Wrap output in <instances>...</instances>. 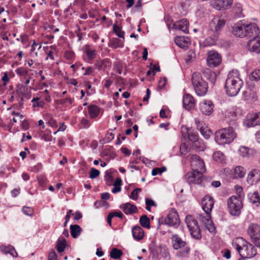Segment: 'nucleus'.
<instances>
[{
    "instance_id": "nucleus-22",
    "label": "nucleus",
    "mask_w": 260,
    "mask_h": 260,
    "mask_svg": "<svg viewBox=\"0 0 260 260\" xmlns=\"http://www.w3.org/2000/svg\"><path fill=\"white\" fill-rule=\"evenodd\" d=\"M183 105L184 108L187 110L193 108L195 102L192 96L188 93H185L183 98Z\"/></svg>"
},
{
    "instance_id": "nucleus-5",
    "label": "nucleus",
    "mask_w": 260,
    "mask_h": 260,
    "mask_svg": "<svg viewBox=\"0 0 260 260\" xmlns=\"http://www.w3.org/2000/svg\"><path fill=\"white\" fill-rule=\"evenodd\" d=\"M192 83L196 94L199 96L206 94L208 90L207 83L202 79L201 74L194 72L192 76Z\"/></svg>"
},
{
    "instance_id": "nucleus-51",
    "label": "nucleus",
    "mask_w": 260,
    "mask_h": 260,
    "mask_svg": "<svg viewBox=\"0 0 260 260\" xmlns=\"http://www.w3.org/2000/svg\"><path fill=\"white\" fill-rule=\"evenodd\" d=\"M100 174V171L93 168H92L90 169V173H89V177L91 179H94L98 177Z\"/></svg>"
},
{
    "instance_id": "nucleus-19",
    "label": "nucleus",
    "mask_w": 260,
    "mask_h": 260,
    "mask_svg": "<svg viewBox=\"0 0 260 260\" xmlns=\"http://www.w3.org/2000/svg\"><path fill=\"white\" fill-rule=\"evenodd\" d=\"M248 49L256 53H260V35L250 40L247 44Z\"/></svg>"
},
{
    "instance_id": "nucleus-27",
    "label": "nucleus",
    "mask_w": 260,
    "mask_h": 260,
    "mask_svg": "<svg viewBox=\"0 0 260 260\" xmlns=\"http://www.w3.org/2000/svg\"><path fill=\"white\" fill-rule=\"evenodd\" d=\"M260 178V171L256 169H252L248 174L247 181L253 183L254 181H257Z\"/></svg>"
},
{
    "instance_id": "nucleus-35",
    "label": "nucleus",
    "mask_w": 260,
    "mask_h": 260,
    "mask_svg": "<svg viewBox=\"0 0 260 260\" xmlns=\"http://www.w3.org/2000/svg\"><path fill=\"white\" fill-rule=\"evenodd\" d=\"M71 234L73 238H76L81 233L82 229L79 225H70Z\"/></svg>"
},
{
    "instance_id": "nucleus-30",
    "label": "nucleus",
    "mask_w": 260,
    "mask_h": 260,
    "mask_svg": "<svg viewBox=\"0 0 260 260\" xmlns=\"http://www.w3.org/2000/svg\"><path fill=\"white\" fill-rule=\"evenodd\" d=\"M204 74L205 77L212 84H215L217 78V74L215 72L207 70L204 72Z\"/></svg>"
},
{
    "instance_id": "nucleus-23",
    "label": "nucleus",
    "mask_w": 260,
    "mask_h": 260,
    "mask_svg": "<svg viewBox=\"0 0 260 260\" xmlns=\"http://www.w3.org/2000/svg\"><path fill=\"white\" fill-rule=\"evenodd\" d=\"M176 44L181 48H188L190 45V39L186 36H177L175 38Z\"/></svg>"
},
{
    "instance_id": "nucleus-50",
    "label": "nucleus",
    "mask_w": 260,
    "mask_h": 260,
    "mask_svg": "<svg viewBox=\"0 0 260 260\" xmlns=\"http://www.w3.org/2000/svg\"><path fill=\"white\" fill-rule=\"evenodd\" d=\"M158 250L159 251V254L163 257H167L169 254L167 248L164 245H160L158 248Z\"/></svg>"
},
{
    "instance_id": "nucleus-34",
    "label": "nucleus",
    "mask_w": 260,
    "mask_h": 260,
    "mask_svg": "<svg viewBox=\"0 0 260 260\" xmlns=\"http://www.w3.org/2000/svg\"><path fill=\"white\" fill-rule=\"evenodd\" d=\"M94 66L99 70H104L110 66L109 61L107 59H99L96 61Z\"/></svg>"
},
{
    "instance_id": "nucleus-31",
    "label": "nucleus",
    "mask_w": 260,
    "mask_h": 260,
    "mask_svg": "<svg viewBox=\"0 0 260 260\" xmlns=\"http://www.w3.org/2000/svg\"><path fill=\"white\" fill-rule=\"evenodd\" d=\"M89 116L91 118L97 117L100 113V108L96 105H92L88 107Z\"/></svg>"
},
{
    "instance_id": "nucleus-33",
    "label": "nucleus",
    "mask_w": 260,
    "mask_h": 260,
    "mask_svg": "<svg viewBox=\"0 0 260 260\" xmlns=\"http://www.w3.org/2000/svg\"><path fill=\"white\" fill-rule=\"evenodd\" d=\"M1 250L4 253H10L13 256H16L17 254L14 248L11 245H2L1 246Z\"/></svg>"
},
{
    "instance_id": "nucleus-16",
    "label": "nucleus",
    "mask_w": 260,
    "mask_h": 260,
    "mask_svg": "<svg viewBox=\"0 0 260 260\" xmlns=\"http://www.w3.org/2000/svg\"><path fill=\"white\" fill-rule=\"evenodd\" d=\"M233 0H210L211 7L217 10H225L232 5Z\"/></svg>"
},
{
    "instance_id": "nucleus-32",
    "label": "nucleus",
    "mask_w": 260,
    "mask_h": 260,
    "mask_svg": "<svg viewBox=\"0 0 260 260\" xmlns=\"http://www.w3.org/2000/svg\"><path fill=\"white\" fill-rule=\"evenodd\" d=\"M67 246L66 240L62 237L59 238L57 241L56 248L57 251L59 253L64 251Z\"/></svg>"
},
{
    "instance_id": "nucleus-7",
    "label": "nucleus",
    "mask_w": 260,
    "mask_h": 260,
    "mask_svg": "<svg viewBox=\"0 0 260 260\" xmlns=\"http://www.w3.org/2000/svg\"><path fill=\"white\" fill-rule=\"evenodd\" d=\"M227 204L230 213L238 216L241 214L243 203L239 196H233L228 199Z\"/></svg>"
},
{
    "instance_id": "nucleus-45",
    "label": "nucleus",
    "mask_w": 260,
    "mask_h": 260,
    "mask_svg": "<svg viewBox=\"0 0 260 260\" xmlns=\"http://www.w3.org/2000/svg\"><path fill=\"white\" fill-rule=\"evenodd\" d=\"M113 31L116 34V35L123 39H124V32L122 31L121 28L117 25L116 24H114L113 26Z\"/></svg>"
},
{
    "instance_id": "nucleus-43",
    "label": "nucleus",
    "mask_w": 260,
    "mask_h": 260,
    "mask_svg": "<svg viewBox=\"0 0 260 260\" xmlns=\"http://www.w3.org/2000/svg\"><path fill=\"white\" fill-rule=\"evenodd\" d=\"M213 158L216 161L222 162L224 160L225 156L222 152L218 151L214 153Z\"/></svg>"
},
{
    "instance_id": "nucleus-13",
    "label": "nucleus",
    "mask_w": 260,
    "mask_h": 260,
    "mask_svg": "<svg viewBox=\"0 0 260 260\" xmlns=\"http://www.w3.org/2000/svg\"><path fill=\"white\" fill-rule=\"evenodd\" d=\"M221 55L214 51H210L208 53V56L207 58V63L210 68H215L217 67L221 62Z\"/></svg>"
},
{
    "instance_id": "nucleus-25",
    "label": "nucleus",
    "mask_w": 260,
    "mask_h": 260,
    "mask_svg": "<svg viewBox=\"0 0 260 260\" xmlns=\"http://www.w3.org/2000/svg\"><path fill=\"white\" fill-rule=\"evenodd\" d=\"M189 22L186 19H183L180 21H177L174 26L176 28L182 31L185 33H187L188 31Z\"/></svg>"
},
{
    "instance_id": "nucleus-10",
    "label": "nucleus",
    "mask_w": 260,
    "mask_h": 260,
    "mask_svg": "<svg viewBox=\"0 0 260 260\" xmlns=\"http://www.w3.org/2000/svg\"><path fill=\"white\" fill-rule=\"evenodd\" d=\"M170 226L177 228L180 224V219L177 211L174 209L170 210L167 217L161 222Z\"/></svg>"
},
{
    "instance_id": "nucleus-41",
    "label": "nucleus",
    "mask_w": 260,
    "mask_h": 260,
    "mask_svg": "<svg viewBox=\"0 0 260 260\" xmlns=\"http://www.w3.org/2000/svg\"><path fill=\"white\" fill-rule=\"evenodd\" d=\"M244 123L247 126V127H249L257 125L255 118L253 114H251L250 117L245 120Z\"/></svg>"
},
{
    "instance_id": "nucleus-63",
    "label": "nucleus",
    "mask_w": 260,
    "mask_h": 260,
    "mask_svg": "<svg viewBox=\"0 0 260 260\" xmlns=\"http://www.w3.org/2000/svg\"><path fill=\"white\" fill-rule=\"evenodd\" d=\"M73 215L74 216V219L75 220H79L82 217L81 213L79 211H77L74 214H73Z\"/></svg>"
},
{
    "instance_id": "nucleus-60",
    "label": "nucleus",
    "mask_w": 260,
    "mask_h": 260,
    "mask_svg": "<svg viewBox=\"0 0 260 260\" xmlns=\"http://www.w3.org/2000/svg\"><path fill=\"white\" fill-rule=\"evenodd\" d=\"M180 151L181 155H185L187 152V148L185 144H181L180 148Z\"/></svg>"
},
{
    "instance_id": "nucleus-37",
    "label": "nucleus",
    "mask_w": 260,
    "mask_h": 260,
    "mask_svg": "<svg viewBox=\"0 0 260 260\" xmlns=\"http://www.w3.org/2000/svg\"><path fill=\"white\" fill-rule=\"evenodd\" d=\"M109 45L110 47L116 48L118 47H122L123 43L118 38H112L110 40Z\"/></svg>"
},
{
    "instance_id": "nucleus-4",
    "label": "nucleus",
    "mask_w": 260,
    "mask_h": 260,
    "mask_svg": "<svg viewBox=\"0 0 260 260\" xmlns=\"http://www.w3.org/2000/svg\"><path fill=\"white\" fill-rule=\"evenodd\" d=\"M225 21L222 17L216 16L211 21L209 24V35L213 40L216 41L224 26Z\"/></svg>"
},
{
    "instance_id": "nucleus-24",
    "label": "nucleus",
    "mask_w": 260,
    "mask_h": 260,
    "mask_svg": "<svg viewBox=\"0 0 260 260\" xmlns=\"http://www.w3.org/2000/svg\"><path fill=\"white\" fill-rule=\"evenodd\" d=\"M123 212L126 214H133L138 212L137 207L129 203L122 204L120 206Z\"/></svg>"
},
{
    "instance_id": "nucleus-18",
    "label": "nucleus",
    "mask_w": 260,
    "mask_h": 260,
    "mask_svg": "<svg viewBox=\"0 0 260 260\" xmlns=\"http://www.w3.org/2000/svg\"><path fill=\"white\" fill-rule=\"evenodd\" d=\"M233 34L237 37L243 38L245 32V23L241 21L236 23L232 28Z\"/></svg>"
},
{
    "instance_id": "nucleus-2",
    "label": "nucleus",
    "mask_w": 260,
    "mask_h": 260,
    "mask_svg": "<svg viewBox=\"0 0 260 260\" xmlns=\"http://www.w3.org/2000/svg\"><path fill=\"white\" fill-rule=\"evenodd\" d=\"M243 84L240 77L238 70H233L229 72L225 83V89L227 94L230 96L236 95Z\"/></svg>"
},
{
    "instance_id": "nucleus-36",
    "label": "nucleus",
    "mask_w": 260,
    "mask_h": 260,
    "mask_svg": "<svg viewBox=\"0 0 260 260\" xmlns=\"http://www.w3.org/2000/svg\"><path fill=\"white\" fill-rule=\"evenodd\" d=\"M234 176L235 178H242L245 174L244 168L241 166H237L235 168Z\"/></svg>"
},
{
    "instance_id": "nucleus-28",
    "label": "nucleus",
    "mask_w": 260,
    "mask_h": 260,
    "mask_svg": "<svg viewBox=\"0 0 260 260\" xmlns=\"http://www.w3.org/2000/svg\"><path fill=\"white\" fill-rule=\"evenodd\" d=\"M132 235L133 238L139 241L143 239L144 235V230L139 225L135 226L132 229Z\"/></svg>"
},
{
    "instance_id": "nucleus-58",
    "label": "nucleus",
    "mask_w": 260,
    "mask_h": 260,
    "mask_svg": "<svg viewBox=\"0 0 260 260\" xmlns=\"http://www.w3.org/2000/svg\"><path fill=\"white\" fill-rule=\"evenodd\" d=\"M42 139H43L45 141L50 142L52 140V136L50 134V132L49 133H44L43 134L42 136Z\"/></svg>"
},
{
    "instance_id": "nucleus-3",
    "label": "nucleus",
    "mask_w": 260,
    "mask_h": 260,
    "mask_svg": "<svg viewBox=\"0 0 260 260\" xmlns=\"http://www.w3.org/2000/svg\"><path fill=\"white\" fill-rule=\"evenodd\" d=\"M230 126L219 129L215 133V140L219 145L230 144L236 138L237 135L234 128L238 126V123L235 121L230 122Z\"/></svg>"
},
{
    "instance_id": "nucleus-52",
    "label": "nucleus",
    "mask_w": 260,
    "mask_h": 260,
    "mask_svg": "<svg viewBox=\"0 0 260 260\" xmlns=\"http://www.w3.org/2000/svg\"><path fill=\"white\" fill-rule=\"evenodd\" d=\"M141 189L140 188H137L132 191L129 198L134 200H137L138 197V193L141 192Z\"/></svg>"
},
{
    "instance_id": "nucleus-59",
    "label": "nucleus",
    "mask_w": 260,
    "mask_h": 260,
    "mask_svg": "<svg viewBox=\"0 0 260 260\" xmlns=\"http://www.w3.org/2000/svg\"><path fill=\"white\" fill-rule=\"evenodd\" d=\"M39 100V98H34L31 100V102L33 103V106L34 107H42L43 105V102H38V101Z\"/></svg>"
},
{
    "instance_id": "nucleus-54",
    "label": "nucleus",
    "mask_w": 260,
    "mask_h": 260,
    "mask_svg": "<svg viewBox=\"0 0 260 260\" xmlns=\"http://www.w3.org/2000/svg\"><path fill=\"white\" fill-rule=\"evenodd\" d=\"M22 211L24 214L27 216H31L34 214L32 208L29 207H23Z\"/></svg>"
},
{
    "instance_id": "nucleus-57",
    "label": "nucleus",
    "mask_w": 260,
    "mask_h": 260,
    "mask_svg": "<svg viewBox=\"0 0 260 260\" xmlns=\"http://www.w3.org/2000/svg\"><path fill=\"white\" fill-rule=\"evenodd\" d=\"M48 260H57V256L55 252V251L53 250L51 251L49 254L48 257Z\"/></svg>"
},
{
    "instance_id": "nucleus-15",
    "label": "nucleus",
    "mask_w": 260,
    "mask_h": 260,
    "mask_svg": "<svg viewBox=\"0 0 260 260\" xmlns=\"http://www.w3.org/2000/svg\"><path fill=\"white\" fill-rule=\"evenodd\" d=\"M259 29L256 24L254 23H245V32L244 37L254 38L259 36Z\"/></svg>"
},
{
    "instance_id": "nucleus-49",
    "label": "nucleus",
    "mask_w": 260,
    "mask_h": 260,
    "mask_svg": "<svg viewBox=\"0 0 260 260\" xmlns=\"http://www.w3.org/2000/svg\"><path fill=\"white\" fill-rule=\"evenodd\" d=\"M145 204L146 209L149 211H150L151 206H156V204L155 203V202L152 199L149 198H146L145 199Z\"/></svg>"
},
{
    "instance_id": "nucleus-55",
    "label": "nucleus",
    "mask_w": 260,
    "mask_h": 260,
    "mask_svg": "<svg viewBox=\"0 0 260 260\" xmlns=\"http://www.w3.org/2000/svg\"><path fill=\"white\" fill-rule=\"evenodd\" d=\"M167 78L164 77L162 79L160 80L157 86V88L159 89H162L167 84Z\"/></svg>"
},
{
    "instance_id": "nucleus-1",
    "label": "nucleus",
    "mask_w": 260,
    "mask_h": 260,
    "mask_svg": "<svg viewBox=\"0 0 260 260\" xmlns=\"http://www.w3.org/2000/svg\"><path fill=\"white\" fill-rule=\"evenodd\" d=\"M232 245L242 258H251L257 254L256 248L242 237H239L234 239L232 242Z\"/></svg>"
},
{
    "instance_id": "nucleus-6",
    "label": "nucleus",
    "mask_w": 260,
    "mask_h": 260,
    "mask_svg": "<svg viewBox=\"0 0 260 260\" xmlns=\"http://www.w3.org/2000/svg\"><path fill=\"white\" fill-rule=\"evenodd\" d=\"M171 241L174 249H180L178 255L182 257L188 255L190 248L187 246L186 242L183 241L178 235L174 234L171 237Z\"/></svg>"
},
{
    "instance_id": "nucleus-42",
    "label": "nucleus",
    "mask_w": 260,
    "mask_h": 260,
    "mask_svg": "<svg viewBox=\"0 0 260 260\" xmlns=\"http://www.w3.org/2000/svg\"><path fill=\"white\" fill-rule=\"evenodd\" d=\"M249 78L251 81H259L260 80V70H255L253 71L249 75Z\"/></svg>"
},
{
    "instance_id": "nucleus-40",
    "label": "nucleus",
    "mask_w": 260,
    "mask_h": 260,
    "mask_svg": "<svg viewBox=\"0 0 260 260\" xmlns=\"http://www.w3.org/2000/svg\"><path fill=\"white\" fill-rule=\"evenodd\" d=\"M122 181L121 179L117 178L115 182L113 183V188L112 189V192L113 193H116L121 191V185Z\"/></svg>"
},
{
    "instance_id": "nucleus-47",
    "label": "nucleus",
    "mask_w": 260,
    "mask_h": 260,
    "mask_svg": "<svg viewBox=\"0 0 260 260\" xmlns=\"http://www.w3.org/2000/svg\"><path fill=\"white\" fill-rule=\"evenodd\" d=\"M15 72L18 76L24 78L28 75V71L23 67L18 68L15 70Z\"/></svg>"
},
{
    "instance_id": "nucleus-8",
    "label": "nucleus",
    "mask_w": 260,
    "mask_h": 260,
    "mask_svg": "<svg viewBox=\"0 0 260 260\" xmlns=\"http://www.w3.org/2000/svg\"><path fill=\"white\" fill-rule=\"evenodd\" d=\"M185 221L191 237L195 239H200L202 235L197 221L190 215L186 216Z\"/></svg>"
},
{
    "instance_id": "nucleus-62",
    "label": "nucleus",
    "mask_w": 260,
    "mask_h": 260,
    "mask_svg": "<svg viewBox=\"0 0 260 260\" xmlns=\"http://www.w3.org/2000/svg\"><path fill=\"white\" fill-rule=\"evenodd\" d=\"M163 172V171H161V169L159 168H156L152 170L151 174L152 176H156L158 174H160Z\"/></svg>"
},
{
    "instance_id": "nucleus-56",
    "label": "nucleus",
    "mask_w": 260,
    "mask_h": 260,
    "mask_svg": "<svg viewBox=\"0 0 260 260\" xmlns=\"http://www.w3.org/2000/svg\"><path fill=\"white\" fill-rule=\"evenodd\" d=\"M82 69L83 70H85L84 75L85 76L91 75L94 71V69H93V68L90 67L87 68L82 67Z\"/></svg>"
},
{
    "instance_id": "nucleus-46",
    "label": "nucleus",
    "mask_w": 260,
    "mask_h": 260,
    "mask_svg": "<svg viewBox=\"0 0 260 260\" xmlns=\"http://www.w3.org/2000/svg\"><path fill=\"white\" fill-rule=\"evenodd\" d=\"M105 180L106 181V184L108 186H111L112 184H113V182L114 179L112 177L111 172H109L108 171H107L106 172L105 175Z\"/></svg>"
},
{
    "instance_id": "nucleus-53",
    "label": "nucleus",
    "mask_w": 260,
    "mask_h": 260,
    "mask_svg": "<svg viewBox=\"0 0 260 260\" xmlns=\"http://www.w3.org/2000/svg\"><path fill=\"white\" fill-rule=\"evenodd\" d=\"M249 149L245 146H241L239 148L240 154L243 157H246L248 155Z\"/></svg>"
},
{
    "instance_id": "nucleus-38",
    "label": "nucleus",
    "mask_w": 260,
    "mask_h": 260,
    "mask_svg": "<svg viewBox=\"0 0 260 260\" xmlns=\"http://www.w3.org/2000/svg\"><path fill=\"white\" fill-rule=\"evenodd\" d=\"M140 223L144 228H150V219L146 215H143L140 217Z\"/></svg>"
},
{
    "instance_id": "nucleus-26",
    "label": "nucleus",
    "mask_w": 260,
    "mask_h": 260,
    "mask_svg": "<svg viewBox=\"0 0 260 260\" xmlns=\"http://www.w3.org/2000/svg\"><path fill=\"white\" fill-rule=\"evenodd\" d=\"M248 199L250 203L256 206L260 205V191L257 190L249 192L248 194Z\"/></svg>"
},
{
    "instance_id": "nucleus-44",
    "label": "nucleus",
    "mask_w": 260,
    "mask_h": 260,
    "mask_svg": "<svg viewBox=\"0 0 260 260\" xmlns=\"http://www.w3.org/2000/svg\"><path fill=\"white\" fill-rule=\"evenodd\" d=\"M122 254V252L120 250L117 248H113L110 252V257L113 259L119 258Z\"/></svg>"
},
{
    "instance_id": "nucleus-11",
    "label": "nucleus",
    "mask_w": 260,
    "mask_h": 260,
    "mask_svg": "<svg viewBox=\"0 0 260 260\" xmlns=\"http://www.w3.org/2000/svg\"><path fill=\"white\" fill-rule=\"evenodd\" d=\"M204 173L196 170H192L191 172H188L184 176V179L186 182L189 184H200L202 183Z\"/></svg>"
},
{
    "instance_id": "nucleus-29",
    "label": "nucleus",
    "mask_w": 260,
    "mask_h": 260,
    "mask_svg": "<svg viewBox=\"0 0 260 260\" xmlns=\"http://www.w3.org/2000/svg\"><path fill=\"white\" fill-rule=\"evenodd\" d=\"M86 57H84V60L88 62H91L96 55V51L95 49H91L89 48H86L84 50Z\"/></svg>"
},
{
    "instance_id": "nucleus-14",
    "label": "nucleus",
    "mask_w": 260,
    "mask_h": 260,
    "mask_svg": "<svg viewBox=\"0 0 260 260\" xmlns=\"http://www.w3.org/2000/svg\"><path fill=\"white\" fill-rule=\"evenodd\" d=\"M190 164L192 170L194 171L197 170L203 173H205L206 172L204 162L198 155H193L191 156Z\"/></svg>"
},
{
    "instance_id": "nucleus-21",
    "label": "nucleus",
    "mask_w": 260,
    "mask_h": 260,
    "mask_svg": "<svg viewBox=\"0 0 260 260\" xmlns=\"http://www.w3.org/2000/svg\"><path fill=\"white\" fill-rule=\"evenodd\" d=\"M194 121L197 129L205 139H208L212 134L211 131L208 128L205 123L201 122L198 118H196Z\"/></svg>"
},
{
    "instance_id": "nucleus-12",
    "label": "nucleus",
    "mask_w": 260,
    "mask_h": 260,
    "mask_svg": "<svg viewBox=\"0 0 260 260\" xmlns=\"http://www.w3.org/2000/svg\"><path fill=\"white\" fill-rule=\"evenodd\" d=\"M198 218L210 232L215 233L216 229L211 220V213L199 214Z\"/></svg>"
},
{
    "instance_id": "nucleus-61",
    "label": "nucleus",
    "mask_w": 260,
    "mask_h": 260,
    "mask_svg": "<svg viewBox=\"0 0 260 260\" xmlns=\"http://www.w3.org/2000/svg\"><path fill=\"white\" fill-rule=\"evenodd\" d=\"M81 123L83 125L84 128H87L90 126L89 120L85 118H82L81 119Z\"/></svg>"
},
{
    "instance_id": "nucleus-17",
    "label": "nucleus",
    "mask_w": 260,
    "mask_h": 260,
    "mask_svg": "<svg viewBox=\"0 0 260 260\" xmlns=\"http://www.w3.org/2000/svg\"><path fill=\"white\" fill-rule=\"evenodd\" d=\"M214 206V200L209 195L205 196L202 200V207L205 213H211Z\"/></svg>"
},
{
    "instance_id": "nucleus-9",
    "label": "nucleus",
    "mask_w": 260,
    "mask_h": 260,
    "mask_svg": "<svg viewBox=\"0 0 260 260\" xmlns=\"http://www.w3.org/2000/svg\"><path fill=\"white\" fill-rule=\"evenodd\" d=\"M247 233L255 245L260 247V226L257 224H251L247 229Z\"/></svg>"
},
{
    "instance_id": "nucleus-64",
    "label": "nucleus",
    "mask_w": 260,
    "mask_h": 260,
    "mask_svg": "<svg viewBox=\"0 0 260 260\" xmlns=\"http://www.w3.org/2000/svg\"><path fill=\"white\" fill-rule=\"evenodd\" d=\"M48 124L50 126L54 127L57 126V123L56 121L53 119L52 118H50L48 121Z\"/></svg>"
},
{
    "instance_id": "nucleus-39",
    "label": "nucleus",
    "mask_w": 260,
    "mask_h": 260,
    "mask_svg": "<svg viewBox=\"0 0 260 260\" xmlns=\"http://www.w3.org/2000/svg\"><path fill=\"white\" fill-rule=\"evenodd\" d=\"M233 12L237 17H240L242 16V8L240 4H236L233 8Z\"/></svg>"
},
{
    "instance_id": "nucleus-20",
    "label": "nucleus",
    "mask_w": 260,
    "mask_h": 260,
    "mask_svg": "<svg viewBox=\"0 0 260 260\" xmlns=\"http://www.w3.org/2000/svg\"><path fill=\"white\" fill-rule=\"evenodd\" d=\"M214 104L210 100H204L200 104V109L204 115H210L213 111Z\"/></svg>"
},
{
    "instance_id": "nucleus-48",
    "label": "nucleus",
    "mask_w": 260,
    "mask_h": 260,
    "mask_svg": "<svg viewBox=\"0 0 260 260\" xmlns=\"http://www.w3.org/2000/svg\"><path fill=\"white\" fill-rule=\"evenodd\" d=\"M196 57V54L194 51L192 50H189L186 56L185 57V60L186 63H189L193 60Z\"/></svg>"
}]
</instances>
